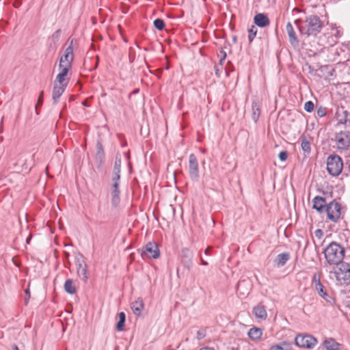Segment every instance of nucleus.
Here are the masks:
<instances>
[{
  "label": "nucleus",
  "mask_w": 350,
  "mask_h": 350,
  "mask_svg": "<svg viewBox=\"0 0 350 350\" xmlns=\"http://www.w3.org/2000/svg\"><path fill=\"white\" fill-rule=\"evenodd\" d=\"M295 24L300 33L307 36H316L323 27V22L317 15L307 16L304 20L297 19Z\"/></svg>",
  "instance_id": "nucleus-1"
},
{
  "label": "nucleus",
  "mask_w": 350,
  "mask_h": 350,
  "mask_svg": "<svg viewBox=\"0 0 350 350\" xmlns=\"http://www.w3.org/2000/svg\"><path fill=\"white\" fill-rule=\"evenodd\" d=\"M324 254L327 262L330 265L343 263L342 260L345 256V250L336 242H332L324 250Z\"/></svg>",
  "instance_id": "nucleus-2"
},
{
  "label": "nucleus",
  "mask_w": 350,
  "mask_h": 350,
  "mask_svg": "<svg viewBox=\"0 0 350 350\" xmlns=\"http://www.w3.org/2000/svg\"><path fill=\"white\" fill-rule=\"evenodd\" d=\"M343 167L341 157L337 154H330L327 159V170L332 176H338Z\"/></svg>",
  "instance_id": "nucleus-3"
},
{
  "label": "nucleus",
  "mask_w": 350,
  "mask_h": 350,
  "mask_svg": "<svg viewBox=\"0 0 350 350\" xmlns=\"http://www.w3.org/2000/svg\"><path fill=\"white\" fill-rule=\"evenodd\" d=\"M295 342L299 347L311 349L317 345L318 340L310 334H299L295 338Z\"/></svg>",
  "instance_id": "nucleus-4"
},
{
  "label": "nucleus",
  "mask_w": 350,
  "mask_h": 350,
  "mask_svg": "<svg viewBox=\"0 0 350 350\" xmlns=\"http://www.w3.org/2000/svg\"><path fill=\"white\" fill-rule=\"evenodd\" d=\"M75 262L77 266V273L78 276L84 282H86L88 279V274L84 256L80 253L77 254L75 256Z\"/></svg>",
  "instance_id": "nucleus-5"
},
{
  "label": "nucleus",
  "mask_w": 350,
  "mask_h": 350,
  "mask_svg": "<svg viewBox=\"0 0 350 350\" xmlns=\"http://www.w3.org/2000/svg\"><path fill=\"white\" fill-rule=\"evenodd\" d=\"M140 254L144 260L149 258H157L160 252L157 245L154 242H148L141 250Z\"/></svg>",
  "instance_id": "nucleus-6"
},
{
  "label": "nucleus",
  "mask_w": 350,
  "mask_h": 350,
  "mask_svg": "<svg viewBox=\"0 0 350 350\" xmlns=\"http://www.w3.org/2000/svg\"><path fill=\"white\" fill-rule=\"evenodd\" d=\"M334 140L338 149L347 150L350 148V131H344L336 133Z\"/></svg>",
  "instance_id": "nucleus-7"
},
{
  "label": "nucleus",
  "mask_w": 350,
  "mask_h": 350,
  "mask_svg": "<svg viewBox=\"0 0 350 350\" xmlns=\"http://www.w3.org/2000/svg\"><path fill=\"white\" fill-rule=\"evenodd\" d=\"M325 211L327 218L333 222H336L341 215L340 204L333 200L326 205Z\"/></svg>",
  "instance_id": "nucleus-8"
},
{
  "label": "nucleus",
  "mask_w": 350,
  "mask_h": 350,
  "mask_svg": "<svg viewBox=\"0 0 350 350\" xmlns=\"http://www.w3.org/2000/svg\"><path fill=\"white\" fill-rule=\"evenodd\" d=\"M336 279L343 284L350 283V265L348 263H341L335 271Z\"/></svg>",
  "instance_id": "nucleus-9"
},
{
  "label": "nucleus",
  "mask_w": 350,
  "mask_h": 350,
  "mask_svg": "<svg viewBox=\"0 0 350 350\" xmlns=\"http://www.w3.org/2000/svg\"><path fill=\"white\" fill-rule=\"evenodd\" d=\"M72 43L73 40H72L70 45L66 49L64 54L60 57L59 68L62 66L71 68L74 59Z\"/></svg>",
  "instance_id": "nucleus-10"
},
{
  "label": "nucleus",
  "mask_w": 350,
  "mask_h": 350,
  "mask_svg": "<svg viewBox=\"0 0 350 350\" xmlns=\"http://www.w3.org/2000/svg\"><path fill=\"white\" fill-rule=\"evenodd\" d=\"M189 174L190 178L197 182L199 178V167L197 158L194 154H191L189 157Z\"/></svg>",
  "instance_id": "nucleus-11"
},
{
  "label": "nucleus",
  "mask_w": 350,
  "mask_h": 350,
  "mask_svg": "<svg viewBox=\"0 0 350 350\" xmlns=\"http://www.w3.org/2000/svg\"><path fill=\"white\" fill-rule=\"evenodd\" d=\"M335 117L339 124H346L347 122H350V112L346 107L342 104L336 107Z\"/></svg>",
  "instance_id": "nucleus-12"
},
{
  "label": "nucleus",
  "mask_w": 350,
  "mask_h": 350,
  "mask_svg": "<svg viewBox=\"0 0 350 350\" xmlns=\"http://www.w3.org/2000/svg\"><path fill=\"white\" fill-rule=\"evenodd\" d=\"M111 204L113 207H116L120 202V180H116V179H111Z\"/></svg>",
  "instance_id": "nucleus-13"
},
{
  "label": "nucleus",
  "mask_w": 350,
  "mask_h": 350,
  "mask_svg": "<svg viewBox=\"0 0 350 350\" xmlns=\"http://www.w3.org/2000/svg\"><path fill=\"white\" fill-rule=\"evenodd\" d=\"M316 75L325 80H330V77L333 76L335 70L329 65H324L320 66L317 70Z\"/></svg>",
  "instance_id": "nucleus-14"
},
{
  "label": "nucleus",
  "mask_w": 350,
  "mask_h": 350,
  "mask_svg": "<svg viewBox=\"0 0 350 350\" xmlns=\"http://www.w3.org/2000/svg\"><path fill=\"white\" fill-rule=\"evenodd\" d=\"M68 81L65 83V84H57V83L54 82V86L53 88L52 93V98L53 100V104L56 105L59 102V98L64 92L67 86Z\"/></svg>",
  "instance_id": "nucleus-15"
},
{
  "label": "nucleus",
  "mask_w": 350,
  "mask_h": 350,
  "mask_svg": "<svg viewBox=\"0 0 350 350\" xmlns=\"http://www.w3.org/2000/svg\"><path fill=\"white\" fill-rule=\"evenodd\" d=\"M254 23L259 27H265L270 23L268 16L263 13H258L254 18Z\"/></svg>",
  "instance_id": "nucleus-16"
},
{
  "label": "nucleus",
  "mask_w": 350,
  "mask_h": 350,
  "mask_svg": "<svg viewBox=\"0 0 350 350\" xmlns=\"http://www.w3.org/2000/svg\"><path fill=\"white\" fill-rule=\"evenodd\" d=\"M286 30L291 45L293 46H297L299 45V40L296 36L293 25L290 22L286 24Z\"/></svg>",
  "instance_id": "nucleus-17"
},
{
  "label": "nucleus",
  "mask_w": 350,
  "mask_h": 350,
  "mask_svg": "<svg viewBox=\"0 0 350 350\" xmlns=\"http://www.w3.org/2000/svg\"><path fill=\"white\" fill-rule=\"evenodd\" d=\"M253 313L256 319L265 320L267 319V313L265 306L258 304L253 308Z\"/></svg>",
  "instance_id": "nucleus-18"
},
{
  "label": "nucleus",
  "mask_w": 350,
  "mask_h": 350,
  "mask_svg": "<svg viewBox=\"0 0 350 350\" xmlns=\"http://www.w3.org/2000/svg\"><path fill=\"white\" fill-rule=\"evenodd\" d=\"M131 308L133 312L136 316L139 317L141 315L142 311L144 309V305L143 299L141 297L131 304Z\"/></svg>",
  "instance_id": "nucleus-19"
},
{
  "label": "nucleus",
  "mask_w": 350,
  "mask_h": 350,
  "mask_svg": "<svg viewBox=\"0 0 350 350\" xmlns=\"http://www.w3.org/2000/svg\"><path fill=\"white\" fill-rule=\"evenodd\" d=\"M60 70L59 73L57 75L56 79L55 80V83H57L59 84H65L66 81L68 82V79H66V75L69 70L71 68L70 67L62 66V68H59Z\"/></svg>",
  "instance_id": "nucleus-20"
},
{
  "label": "nucleus",
  "mask_w": 350,
  "mask_h": 350,
  "mask_svg": "<svg viewBox=\"0 0 350 350\" xmlns=\"http://www.w3.org/2000/svg\"><path fill=\"white\" fill-rule=\"evenodd\" d=\"M326 205L325 200L323 197L316 196L313 199V208L316 209L319 213L323 212Z\"/></svg>",
  "instance_id": "nucleus-21"
},
{
  "label": "nucleus",
  "mask_w": 350,
  "mask_h": 350,
  "mask_svg": "<svg viewBox=\"0 0 350 350\" xmlns=\"http://www.w3.org/2000/svg\"><path fill=\"white\" fill-rule=\"evenodd\" d=\"M121 163H122L121 158L120 157L116 156L111 179H116V180H120V171H121Z\"/></svg>",
  "instance_id": "nucleus-22"
},
{
  "label": "nucleus",
  "mask_w": 350,
  "mask_h": 350,
  "mask_svg": "<svg viewBox=\"0 0 350 350\" xmlns=\"http://www.w3.org/2000/svg\"><path fill=\"white\" fill-rule=\"evenodd\" d=\"M323 345L327 350H341V345L332 338L325 339Z\"/></svg>",
  "instance_id": "nucleus-23"
},
{
  "label": "nucleus",
  "mask_w": 350,
  "mask_h": 350,
  "mask_svg": "<svg viewBox=\"0 0 350 350\" xmlns=\"http://www.w3.org/2000/svg\"><path fill=\"white\" fill-rule=\"evenodd\" d=\"M290 259V254L288 252H284L278 254L275 260V262L278 267H283Z\"/></svg>",
  "instance_id": "nucleus-24"
},
{
  "label": "nucleus",
  "mask_w": 350,
  "mask_h": 350,
  "mask_svg": "<svg viewBox=\"0 0 350 350\" xmlns=\"http://www.w3.org/2000/svg\"><path fill=\"white\" fill-rule=\"evenodd\" d=\"M183 263L188 270L190 269L192 266V260L191 253L189 250L184 249L183 250Z\"/></svg>",
  "instance_id": "nucleus-25"
},
{
  "label": "nucleus",
  "mask_w": 350,
  "mask_h": 350,
  "mask_svg": "<svg viewBox=\"0 0 350 350\" xmlns=\"http://www.w3.org/2000/svg\"><path fill=\"white\" fill-rule=\"evenodd\" d=\"M96 160L97 162H99L100 164H102L105 160V152L100 141H98L96 143Z\"/></svg>",
  "instance_id": "nucleus-26"
},
{
  "label": "nucleus",
  "mask_w": 350,
  "mask_h": 350,
  "mask_svg": "<svg viewBox=\"0 0 350 350\" xmlns=\"http://www.w3.org/2000/svg\"><path fill=\"white\" fill-rule=\"evenodd\" d=\"M301 147L304 152V157H308L311 152V145L310 142L306 139L305 136L301 137Z\"/></svg>",
  "instance_id": "nucleus-27"
},
{
  "label": "nucleus",
  "mask_w": 350,
  "mask_h": 350,
  "mask_svg": "<svg viewBox=\"0 0 350 350\" xmlns=\"http://www.w3.org/2000/svg\"><path fill=\"white\" fill-rule=\"evenodd\" d=\"M247 335L250 339L256 340L262 336V330L260 328L254 327L249 330Z\"/></svg>",
  "instance_id": "nucleus-28"
},
{
  "label": "nucleus",
  "mask_w": 350,
  "mask_h": 350,
  "mask_svg": "<svg viewBox=\"0 0 350 350\" xmlns=\"http://www.w3.org/2000/svg\"><path fill=\"white\" fill-rule=\"evenodd\" d=\"M315 289L318 292L319 295L326 301L329 303L332 301V297L327 294L326 291H324V286L321 283H318L317 286H315Z\"/></svg>",
  "instance_id": "nucleus-29"
},
{
  "label": "nucleus",
  "mask_w": 350,
  "mask_h": 350,
  "mask_svg": "<svg viewBox=\"0 0 350 350\" xmlns=\"http://www.w3.org/2000/svg\"><path fill=\"white\" fill-rule=\"evenodd\" d=\"M64 287L65 291L69 294L73 295L76 293V288L72 279L66 280Z\"/></svg>",
  "instance_id": "nucleus-30"
},
{
  "label": "nucleus",
  "mask_w": 350,
  "mask_h": 350,
  "mask_svg": "<svg viewBox=\"0 0 350 350\" xmlns=\"http://www.w3.org/2000/svg\"><path fill=\"white\" fill-rule=\"evenodd\" d=\"M252 117L256 122L259 118L260 114V105L257 102H253L252 105Z\"/></svg>",
  "instance_id": "nucleus-31"
},
{
  "label": "nucleus",
  "mask_w": 350,
  "mask_h": 350,
  "mask_svg": "<svg viewBox=\"0 0 350 350\" xmlns=\"http://www.w3.org/2000/svg\"><path fill=\"white\" fill-rule=\"evenodd\" d=\"M119 321L116 324V329L118 331H122L124 327L126 315L124 312H121L118 313Z\"/></svg>",
  "instance_id": "nucleus-32"
},
{
  "label": "nucleus",
  "mask_w": 350,
  "mask_h": 350,
  "mask_svg": "<svg viewBox=\"0 0 350 350\" xmlns=\"http://www.w3.org/2000/svg\"><path fill=\"white\" fill-rule=\"evenodd\" d=\"M249 284V282L247 280H241L239 281L237 284V293H239L240 294H242L243 295L249 293V288L246 289V291H242V287H244Z\"/></svg>",
  "instance_id": "nucleus-33"
},
{
  "label": "nucleus",
  "mask_w": 350,
  "mask_h": 350,
  "mask_svg": "<svg viewBox=\"0 0 350 350\" xmlns=\"http://www.w3.org/2000/svg\"><path fill=\"white\" fill-rule=\"evenodd\" d=\"M257 33V29L254 25H252L250 29H248V40L251 43L254 38L256 37Z\"/></svg>",
  "instance_id": "nucleus-34"
},
{
  "label": "nucleus",
  "mask_w": 350,
  "mask_h": 350,
  "mask_svg": "<svg viewBox=\"0 0 350 350\" xmlns=\"http://www.w3.org/2000/svg\"><path fill=\"white\" fill-rule=\"evenodd\" d=\"M153 24H154V27L159 31L163 30L165 27V22L161 18L155 19L154 21Z\"/></svg>",
  "instance_id": "nucleus-35"
},
{
  "label": "nucleus",
  "mask_w": 350,
  "mask_h": 350,
  "mask_svg": "<svg viewBox=\"0 0 350 350\" xmlns=\"http://www.w3.org/2000/svg\"><path fill=\"white\" fill-rule=\"evenodd\" d=\"M317 116L323 118L327 114V108L323 106H320L317 109Z\"/></svg>",
  "instance_id": "nucleus-36"
},
{
  "label": "nucleus",
  "mask_w": 350,
  "mask_h": 350,
  "mask_svg": "<svg viewBox=\"0 0 350 350\" xmlns=\"http://www.w3.org/2000/svg\"><path fill=\"white\" fill-rule=\"evenodd\" d=\"M314 105L312 101H307L304 105V109L307 112H312L314 110Z\"/></svg>",
  "instance_id": "nucleus-37"
},
{
  "label": "nucleus",
  "mask_w": 350,
  "mask_h": 350,
  "mask_svg": "<svg viewBox=\"0 0 350 350\" xmlns=\"http://www.w3.org/2000/svg\"><path fill=\"white\" fill-rule=\"evenodd\" d=\"M61 33H62L61 29H57L53 33L51 38L54 43L57 42L59 40Z\"/></svg>",
  "instance_id": "nucleus-38"
},
{
  "label": "nucleus",
  "mask_w": 350,
  "mask_h": 350,
  "mask_svg": "<svg viewBox=\"0 0 350 350\" xmlns=\"http://www.w3.org/2000/svg\"><path fill=\"white\" fill-rule=\"evenodd\" d=\"M206 336V330L205 329H200L197 332L196 338L198 340L203 339Z\"/></svg>",
  "instance_id": "nucleus-39"
},
{
  "label": "nucleus",
  "mask_w": 350,
  "mask_h": 350,
  "mask_svg": "<svg viewBox=\"0 0 350 350\" xmlns=\"http://www.w3.org/2000/svg\"><path fill=\"white\" fill-rule=\"evenodd\" d=\"M288 158V152L286 151H281L279 153V159L282 161H285Z\"/></svg>",
  "instance_id": "nucleus-40"
},
{
  "label": "nucleus",
  "mask_w": 350,
  "mask_h": 350,
  "mask_svg": "<svg viewBox=\"0 0 350 350\" xmlns=\"http://www.w3.org/2000/svg\"><path fill=\"white\" fill-rule=\"evenodd\" d=\"M312 282L314 284V287L317 286L318 283H321L320 280V276L317 273H314L312 278Z\"/></svg>",
  "instance_id": "nucleus-41"
},
{
  "label": "nucleus",
  "mask_w": 350,
  "mask_h": 350,
  "mask_svg": "<svg viewBox=\"0 0 350 350\" xmlns=\"http://www.w3.org/2000/svg\"><path fill=\"white\" fill-rule=\"evenodd\" d=\"M44 99L42 98H38L37 100V103L36 105V113L38 114V108L40 107L43 104Z\"/></svg>",
  "instance_id": "nucleus-42"
},
{
  "label": "nucleus",
  "mask_w": 350,
  "mask_h": 350,
  "mask_svg": "<svg viewBox=\"0 0 350 350\" xmlns=\"http://www.w3.org/2000/svg\"><path fill=\"white\" fill-rule=\"evenodd\" d=\"M314 234L317 238L321 239L323 236V232L321 229H317L314 231Z\"/></svg>",
  "instance_id": "nucleus-43"
},
{
  "label": "nucleus",
  "mask_w": 350,
  "mask_h": 350,
  "mask_svg": "<svg viewBox=\"0 0 350 350\" xmlns=\"http://www.w3.org/2000/svg\"><path fill=\"white\" fill-rule=\"evenodd\" d=\"M269 350H283V348L280 345H273L271 347Z\"/></svg>",
  "instance_id": "nucleus-44"
},
{
  "label": "nucleus",
  "mask_w": 350,
  "mask_h": 350,
  "mask_svg": "<svg viewBox=\"0 0 350 350\" xmlns=\"http://www.w3.org/2000/svg\"><path fill=\"white\" fill-rule=\"evenodd\" d=\"M219 53L220 57L222 58V59H225L226 57V53L223 49H221Z\"/></svg>",
  "instance_id": "nucleus-45"
},
{
  "label": "nucleus",
  "mask_w": 350,
  "mask_h": 350,
  "mask_svg": "<svg viewBox=\"0 0 350 350\" xmlns=\"http://www.w3.org/2000/svg\"><path fill=\"white\" fill-rule=\"evenodd\" d=\"M215 74H216L217 76H219V72L220 69H219V65H216V66H215Z\"/></svg>",
  "instance_id": "nucleus-46"
},
{
  "label": "nucleus",
  "mask_w": 350,
  "mask_h": 350,
  "mask_svg": "<svg viewBox=\"0 0 350 350\" xmlns=\"http://www.w3.org/2000/svg\"><path fill=\"white\" fill-rule=\"evenodd\" d=\"M211 249H212V248H211V247H206V250H205V251H204L205 254H206V255H209V254H210V253H211Z\"/></svg>",
  "instance_id": "nucleus-47"
},
{
  "label": "nucleus",
  "mask_w": 350,
  "mask_h": 350,
  "mask_svg": "<svg viewBox=\"0 0 350 350\" xmlns=\"http://www.w3.org/2000/svg\"><path fill=\"white\" fill-rule=\"evenodd\" d=\"M201 264L203 265H208V262L205 261L202 257H200Z\"/></svg>",
  "instance_id": "nucleus-48"
},
{
  "label": "nucleus",
  "mask_w": 350,
  "mask_h": 350,
  "mask_svg": "<svg viewBox=\"0 0 350 350\" xmlns=\"http://www.w3.org/2000/svg\"><path fill=\"white\" fill-rule=\"evenodd\" d=\"M200 350H215L213 348L211 347H202Z\"/></svg>",
  "instance_id": "nucleus-49"
},
{
  "label": "nucleus",
  "mask_w": 350,
  "mask_h": 350,
  "mask_svg": "<svg viewBox=\"0 0 350 350\" xmlns=\"http://www.w3.org/2000/svg\"><path fill=\"white\" fill-rule=\"evenodd\" d=\"M12 350H19L18 346L16 345H13L12 347Z\"/></svg>",
  "instance_id": "nucleus-50"
},
{
  "label": "nucleus",
  "mask_w": 350,
  "mask_h": 350,
  "mask_svg": "<svg viewBox=\"0 0 350 350\" xmlns=\"http://www.w3.org/2000/svg\"><path fill=\"white\" fill-rule=\"evenodd\" d=\"M38 98H43V99H44V92H43V91H41V92H40V94H39Z\"/></svg>",
  "instance_id": "nucleus-51"
},
{
  "label": "nucleus",
  "mask_w": 350,
  "mask_h": 350,
  "mask_svg": "<svg viewBox=\"0 0 350 350\" xmlns=\"http://www.w3.org/2000/svg\"><path fill=\"white\" fill-rule=\"evenodd\" d=\"M225 59H222V58L220 57V59H219V65L220 66H222L223 65V63L224 62Z\"/></svg>",
  "instance_id": "nucleus-52"
},
{
  "label": "nucleus",
  "mask_w": 350,
  "mask_h": 350,
  "mask_svg": "<svg viewBox=\"0 0 350 350\" xmlns=\"http://www.w3.org/2000/svg\"><path fill=\"white\" fill-rule=\"evenodd\" d=\"M25 294H26L27 295H28V297H29V296H30V292H29V289H26V290L25 291Z\"/></svg>",
  "instance_id": "nucleus-53"
},
{
  "label": "nucleus",
  "mask_w": 350,
  "mask_h": 350,
  "mask_svg": "<svg viewBox=\"0 0 350 350\" xmlns=\"http://www.w3.org/2000/svg\"><path fill=\"white\" fill-rule=\"evenodd\" d=\"M75 100V96L71 95L69 98V101L71 102Z\"/></svg>",
  "instance_id": "nucleus-54"
},
{
  "label": "nucleus",
  "mask_w": 350,
  "mask_h": 350,
  "mask_svg": "<svg viewBox=\"0 0 350 350\" xmlns=\"http://www.w3.org/2000/svg\"><path fill=\"white\" fill-rule=\"evenodd\" d=\"M82 105L85 107H88V105L87 104V102L86 101H84Z\"/></svg>",
  "instance_id": "nucleus-55"
},
{
  "label": "nucleus",
  "mask_w": 350,
  "mask_h": 350,
  "mask_svg": "<svg viewBox=\"0 0 350 350\" xmlns=\"http://www.w3.org/2000/svg\"><path fill=\"white\" fill-rule=\"evenodd\" d=\"M30 240H31V237H29L27 239V240H26L27 243H29Z\"/></svg>",
  "instance_id": "nucleus-56"
},
{
  "label": "nucleus",
  "mask_w": 350,
  "mask_h": 350,
  "mask_svg": "<svg viewBox=\"0 0 350 350\" xmlns=\"http://www.w3.org/2000/svg\"><path fill=\"white\" fill-rule=\"evenodd\" d=\"M232 39H233L234 42H236V41H237V37H236V36H234Z\"/></svg>",
  "instance_id": "nucleus-57"
},
{
  "label": "nucleus",
  "mask_w": 350,
  "mask_h": 350,
  "mask_svg": "<svg viewBox=\"0 0 350 350\" xmlns=\"http://www.w3.org/2000/svg\"><path fill=\"white\" fill-rule=\"evenodd\" d=\"M33 159H34V155H32V156L31 157V160H32V161H33Z\"/></svg>",
  "instance_id": "nucleus-58"
}]
</instances>
